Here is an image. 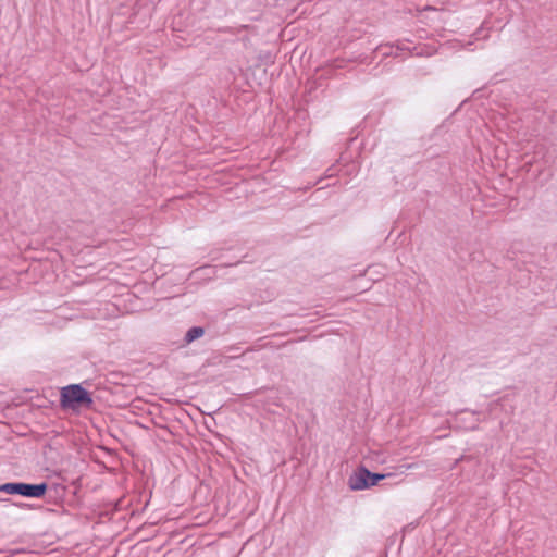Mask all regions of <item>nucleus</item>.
I'll return each mask as SVG.
<instances>
[{
	"instance_id": "f257e3e1",
	"label": "nucleus",
	"mask_w": 557,
	"mask_h": 557,
	"mask_svg": "<svg viewBox=\"0 0 557 557\" xmlns=\"http://www.w3.org/2000/svg\"><path fill=\"white\" fill-rule=\"evenodd\" d=\"M92 399L89 393L84 389L81 385L73 384L63 387L61 391V405L64 408L76 409L82 406H90Z\"/></svg>"
},
{
	"instance_id": "20e7f679",
	"label": "nucleus",
	"mask_w": 557,
	"mask_h": 557,
	"mask_svg": "<svg viewBox=\"0 0 557 557\" xmlns=\"http://www.w3.org/2000/svg\"><path fill=\"white\" fill-rule=\"evenodd\" d=\"M203 335L202 327H191L186 334V342L190 343Z\"/></svg>"
},
{
	"instance_id": "f03ea898",
	"label": "nucleus",
	"mask_w": 557,
	"mask_h": 557,
	"mask_svg": "<svg viewBox=\"0 0 557 557\" xmlns=\"http://www.w3.org/2000/svg\"><path fill=\"white\" fill-rule=\"evenodd\" d=\"M391 476V474L372 473L367 468H358L348 480V485L352 491H362L375 486L379 481Z\"/></svg>"
},
{
	"instance_id": "7ed1b4c3",
	"label": "nucleus",
	"mask_w": 557,
	"mask_h": 557,
	"mask_svg": "<svg viewBox=\"0 0 557 557\" xmlns=\"http://www.w3.org/2000/svg\"><path fill=\"white\" fill-rule=\"evenodd\" d=\"M0 491L7 494H18L26 497L39 498L45 495L47 484L5 483L0 485Z\"/></svg>"
}]
</instances>
